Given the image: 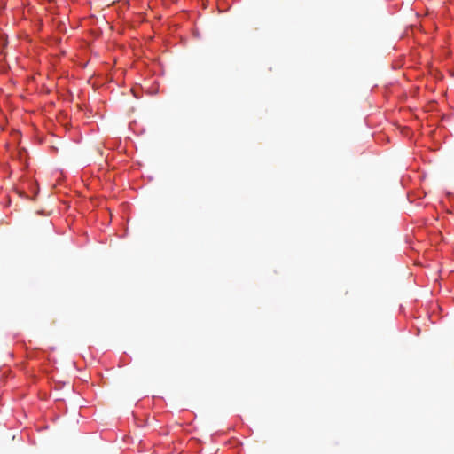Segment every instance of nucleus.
Returning <instances> with one entry per match:
<instances>
[{"mask_svg": "<svg viewBox=\"0 0 454 454\" xmlns=\"http://www.w3.org/2000/svg\"><path fill=\"white\" fill-rule=\"evenodd\" d=\"M50 225L51 226L52 230L55 231V226L52 221H50Z\"/></svg>", "mask_w": 454, "mask_h": 454, "instance_id": "nucleus-1", "label": "nucleus"}, {"mask_svg": "<svg viewBox=\"0 0 454 454\" xmlns=\"http://www.w3.org/2000/svg\"><path fill=\"white\" fill-rule=\"evenodd\" d=\"M38 215H45V212L43 210L37 211Z\"/></svg>", "mask_w": 454, "mask_h": 454, "instance_id": "nucleus-2", "label": "nucleus"}, {"mask_svg": "<svg viewBox=\"0 0 454 454\" xmlns=\"http://www.w3.org/2000/svg\"><path fill=\"white\" fill-rule=\"evenodd\" d=\"M60 23L59 22V25H58V27H59V32L60 31Z\"/></svg>", "mask_w": 454, "mask_h": 454, "instance_id": "nucleus-3", "label": "nucleus"}, {"mask_svg": "<svg viewBox=\"0 0 454 454\" xmlns=\"http://www.w3.org/2000/svg\"><path fill=\"white\" fill-rule=\"evenodd\" d=\"M58 98H59V100L60 99V92L59 91Z\"/></svg>", "mask_w": 454, "mask_h": 454, "instance_id": "nucleus-4", "label": "nucleus"}]
</instances>
